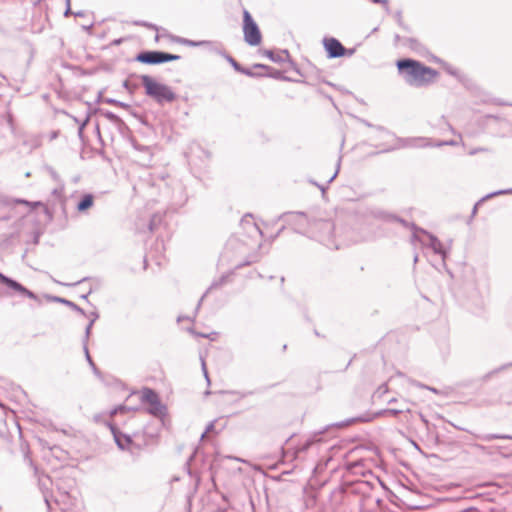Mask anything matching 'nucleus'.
<instances>
[{"mask_svg":"<svg viewBox=\"0 0 512 512\" xmlns=\"http://www.w3.org/2000/svg\"><path fill=\"white\" fill-rule=\"evenodd\" d=\"M0 284L7 286L8 288L14 290L15 292H17L21 295L27 296L32 299L36 298L35 294L32 291L28 290L27 288H25L23 285H21L17 281L6 277L1 272H0Z\"/></svg>","mask_w":512,"mask_h":512,"instance_id":"6","label":"nucleus"},{"mask_svg":"<svg viewBox=\"0 0 512 512\" xmlns=\"http://www.w3.org/2000/svg\"><path fill=\"white\" fill-rule=\"evenodd\" d=\"M243 33L244 39L249 45L257 46L261 43L262 35L259 27L247 10L243 12Z\"/></svg>","mask_w":512,"mask_h":512,"instance_id":"3","label":"nucleus"},{"mask_svg":"<svg viewBox=\"0 0 512 512\" xmlns=\"http://www.w3.org/2000/svg\"><path fill=\"white\" fill-rule=\"evenodd\" d=\"M141 401L149 406V412L155 416L162 415L165 407L161 404L158 394L150 388L141 390Z\"/></svg>","mask_w":512,"mask_h":512,"instance_id":"5","label":"nucleus"},{"mask_svg":"<svg viewBox=\"0 0 512 512\" xmlns=\"http://www.w3.org/2000/svg\"><path fill=\"white\" fill-rule=\"evenodd\" d=\"M141 83L148 96L157 102H172L176 99L175 93L165 84H162L149 75L141 77Z\"/></svg>","mask_w":512,"mask_h":512,"instance_id":"2","label":"nucleus"},{"mask_svg":"<svg viewBox=\"0 0 512 512\" xmlns=\"http://www.w3.org/2000/svg\"><path fill=\"white\" fill-rule=\"evenodd\" d=\"M396 66L406 81L412 85L424 86L433 83L439 72L413 59H400Z\"/></svg>","mask_w":512,"mask_h":512,"instance_id":"1","label":"nucleus"},{"mask_svg":"<svg viewBox=\"0 0 512 512\" xmlns=\"http://www.w3.org/2000/svg\"><path fill=\"white\" fill-rule=\"evenodd\" d=\"M375 2H378V0H375Z\"/></svg>","mask_w":512,"mask_h":512,"instance_id":"13","label":"nucleus"},{"mask_svg":"<svg viewBox=\"0 0 512 512\" xmlns=\"http://www.w3.org/2000/svg\"><path fill=\"white\" fill-rule=\"evenodd\" d=\"M507 192H512V190H508Z\"/></svg>","mask_w":512,"mask_h":512,"instance_id":"12","label":"nucleus"},{"mask_svg":"<svg viewBox=\"0 0 512 512\" xmlns=\"http://www.w3.org/2000/svg\"><path fill=\"white\" fill-rule=\"evenodd\" d=\"M263 55H265L266 57L270 58V59H274L273 58V52L272 51H268V50H265L262 52Z\"/></svg>","mask_w":512,"mask_h":512,"instance_id":"9","label":"nucleus"},{"mask_svg":"<svg viewBox=\"0 0 512 512\" xmlns=\"http://www.w3.org/2000/svg\"><path fill=\"white\" fill-rule=\"evenodd\" d=\"M317 187L322 190V191H325L326 190V187L323 185V184H320V183H316Z\"/></svg>","mask_w":512,"mask_h":512,"instance_id":"11","label":"nucleus"},{"mask_svg":"<svg viewBox=\"0 0 512 512\" xmlns=\"http://www.w3.org/2000/svg\"><path fill=\"white\" fill-rule=\"evenodd\" d=\"M93 204V199L91 195H87L79 204H78V210L79 211H85L89 207H91Z\"/></svg>","mask_w":512,"mask_h":512,"instance_id":"8","label":"nucleus"},{"mask_svg":"<svg viewBox=\"0 0 512 512\" xmlns=\"http://www.w3.org/2000/svg\"><path fill=\"white\" fill-rule=\"evenodd\" d=\"M180 58L181 57L179 55L159 51L142 52L136 56V60L144 64H159L163 62L179 60Z\"/></svg>","mask_w":512,"mask_h":512,"instance_id":"4","label":"nucleus"},{"mask_svg":"<svg viewBox=\"0 0 512 512\" xmlns=\"http://www.w3.org/2000/svg\"><path fill=\"white\" fill-rule=\"evenodd\" d=\"M323 44L330 58L341 57L345 54V47L335 38L325 39Z\"/></svg>","mask_w":512,"mask_h":512,"instance_id":"7","label":"nucleus"},{"mask_svg":"<svg viewBox=\"0 0 512 512\" xmlns=\"http://www.w3.org/2000/svg\"><path fill=\"white\" fill-rule=\"evenodd\" d=\"M253 68H261V69H265V70H266V69H268V67H267V66H264V65H261V64H255V65L253 66Z\"/></svg>","mask_w":512,"mask_h":512,"instance_id":"10","label":"nucleus"}]
</instances>
